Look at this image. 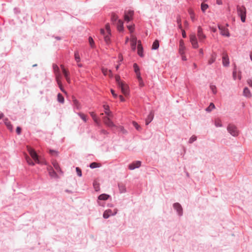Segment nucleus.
Listing matches in <instances>:
<instances>
[{
    "label": "nucleus",
    "instance_id": "nucleus-1",
    "mask_svg": "<svg viewBox=\"0 0 252 252\" xmlns=\"http://www.w3.org/2000/svg\"><path fill=\"white\" fill-rule=\"evenodd\" d=\"M246 8L245 6L239 5L237 6V14L240 17L241 20L243 23L245 22L246 21Z\"/></svg>",
    "mask_w": 252,
    "mask_h": 252
},
{
    "label": "nucleus",
    "instance_id": "nucleus-2",
    "mask_svg": "<svg viewBox=\"0 0 252 252\" xmlns=\"http://www.w3.org/2000/svg\"><path fill=\"white\" fill-rule=\"evenodd\" d=\"M27 148L28 151L29 152L31 157L34 160V162L37 163H39L40 161L38 158V156L37 155L34 150L30 146H27Z\"/></svg>",
    "mask_w": 252,
    "mask_h": 252
},
{
    "label": "nucleus",
    "instance_id": "nucleus-3",
    "mask_svg": "<svg viewBox=\"0 0 252 252\" xmlns=\"http://www.w3.org/2000/svg\"><path fill=\"white\" fill-rule=\"evenodd\" d=\"M228 131L233 136H237L239 134V132L237 127L232 125H229L227 126Z\"/></svg>",
    "mask_w": 252,
    "mask_h": 252
},
{
    "label": "nucleus",
    "instance_id": "nucleus-4",
    "mask_svg": "<svg viewBox=\"0 0 252 252\" xmlns=\"http://www.w3.org/2000/svg\"><path fill=\"white\" fill-rule=\"evenodd\" d=\"M113 118V117L105 116L102 118L103 122L104 124L107 126H109L110 127L115 126V124L111 120V118Z\"/></svg>",
    "mask_w": 252,
    "mask_h": 252
},
{
    "label": "nucleus",
    "instance_id": "nucleus-5",
    "mask_svg": "<svg viewBox=\"0 0 252 252\" xmlns=\"http://www.w3.org/2000/svg\"><path fill=\"white\" fill-rule=\"evenodd\" d=\"M118 87L121 89L122 93L125 95L128 94V87L127 85L123 82L122 83H119V85H118Z\"/></svg>",
    "mask_w": 252,
    "mask_h": 252
},
{
    "label": "nucleus",
    "instance_id": "nucleus-6",
    "mask_svg": "<svg viewBox=\"0 0 252 252\" xmlns=\"http://www.w3.org/2000/svg\"><path fill=\"white\" fill-rule=\"evenodd\" d=\"M189 39L193 48H197L198 47V44L196 35L194 33H191L189 35Z\"/></svg>",
    "mask_w": 252,
    "mask_h": 252
},
{
    "label": "nucleus",
    "instance_id": "nucleus-7",
    "mask_svg": "<svg viewBox=\"0 0 252 252\" xmlns=\"http://www.w3.org/2000/svg\"><path fill=\"white\" fill-rule=\"evenodd\" d=\"M219 29L220 30V33L222 35L225 36L226 37L230 36L229 31L227 28L222 26H219Z\"/></svg>",
    "mask_w": 252,
    "mask_h": 252
},
{
    "label": "nucleus",
    "instance_id": "nucleus-8",
    "mask_svg": "<svg viewBox=\"0 0 252 252\" xmlns=\"http://www.w3.org/2000/svg\"><path fill=\"white\" fill-rule=\"evenodd\" d=\"M133 15V11L132 10H128L125 11L124 15V19L126 22H129L132 19Z\"/></svg>",
    "mask_w": 252,
    "mask_h": 252
},
{
    "label": "nucleus",
    "instance_id": "nucleus-9",
    "mask_svg": "<svg viewBox=\"0 0 252 252\" xmlns=\"http://www.w3.org/2000/svg\"><path fill=\"white\" fill-rule=\"evenodd\" d=\"M197 36L201 42H202L206 37V35L203 33L202 29L200 26L197 28Z\"/></svg>",
    "mask_w": 252,
    "mask_h": 252
},
{
    "label": "nucleus",
    "instance_id": "nucleus-10",
    "mask_svg": "<svg viewBox=\"0 0 252 252\" xmlns=\"http://www.w3.org/2000/svg\"><path fill=\"white\" fill-rule=\"evenodd\" d=\"M117 213V210L115 209L114 212L110 209L106 210L103 213V218L105 219L108 218L111 216L115 215Z\"/></svg>",
    "mask_w": 252,
    "mask_h": 252
},
{
    "label": "nucleus",
    "instance_id": "nucleus-11",
    "mask_svg": "<svg viewBox=\"0 0 252 252\" xmlns=\"http://www.w3.org/2000/svg\"><path fill=\"white\" fill-rule=\"evenodd\" d=\"M61 69L62 70V72L66 79V80L68 83H70V79L69 77V71L66 69L64 67V66L63 65H61Z\"/></svg>",
    "mask_w": 252,
    "mask_h": 252
},
{
    "label": "nucleus",
    "instance_id": "nucleus-12",
    "mask_svg": "<svg viewBox=\"0 0 252 252\" xmlns=\"http://www.w3.org/2000/svg\"><path fill=\"white\" fill-rule=\"evenodd\" d=\"M131 47L133 51L136 49V46L137 44V38L135 36L131 35L130 37Z\"/></svg>",
    "mask_w": 252,
    "mask_h": 252
},
{
    "label": "nucleus",
    "instance_id": "nucleus-13",
    "mask_svg": "<svg viewBox=\"0 0 252 252\" xmlns=\"http://www.w3.org/2000/svg\"><path fill=\"white\" fill-rule=\"evenodd\" d=\"M141 165V161H136L128 165V168L130 170H133L136 168H138Z\"/></svg>",
    "mask_w": 252,
    "mask_h": 252
},
{
    "label": "nucleus",
    "instance_id": "nucleus-14",
    "mask_svg": "<svg viewBox=\"0 0 252 252\" xmlns=\"http://www.w3.org/2000/svg\"><path fill=\"white\" fill-rule=\"evenodd\" d=\"M222 64L224 66H228L229 64V60L228 55L225 53L222 55Z\"/></svg>",
    "mask_w": 252,
    "mask_h": 252
},
{
    "label": "nucleus",
    "instance_id": "nucleus-15",
    "mask_svg": "<svg viewBox=\"0 0 252 252\" xmlns=\"http://www.w3.org/2000/svg\"><path fill=\"white\" fill-rule=\"evenodd\" d=\"M103 108L105 110L104 113L107 116L113 117L112 112L109 110V106L108 105H104Z\"/></svg>",
    "mask_w": 252,
    "mask_h": 252
},
{
    "label": "nucleus",
    "instance_id": "nucleus-16",
    "mask_svg": "<svg viewBox=\"0 0 252 252\" xmlns=\"http://www.w3.org/2000/svg\"><path fill=\"white\" fill-rule=\"evenodd\" d=\"M101 71L104 74V75L106 76L108 75L110 77H112L113 74L112 73L111 70H108L107 68H105L104 67L101 68Z\"/></svg>",
    "mask_w": 252,
    "mask_h": 252
},
{
    "label": "nucleus",
    "instance_id": "nucleus-17",
    "mask_svg": "<svg viewBox=\"0 0 252 252\" xmlns=\"http://www.w3.org/2000/svg\"><path fill=\"white\" fill-rule=\"evenodd\" d=\"M173 207L174 209L176 210L179 215H182V208L180 204H179L178 203H176L174 204Z\"/></svg>",
    "mask_w": 252,
    "mask_h": 252
},
{
    "label": "nucleus",
    "instance_id": "nucleus-18",
    "mask_svg": "<svg viewBox=\"0 0 252 252\" xmlns=\"http://www.w3.org/2000/svg\"><path fill=\"white\" fill-rule=\"evenodd\" d=\"M53 69L54 70V72L55 74L56 79H57V77H58V75H60L59 78H61L62 76L60 72L59 68L56 64L53 65Z\"/></svg>",
    "mask_w": 252,
    "mask_h": 252
},
{
    "label": "nucleus",
    "instance_id": "nucleus-19",
    "mask_svg": "<svg viewBox=\"0 0 252 252\" xmlns=\"http://www.w3.org/2000/svg\"><path fill=\"white\" fill-rule=\"evenodd\" d=\"M138 51L137 53L140 57H143V48L141 45V41H138L137 45Z\"/></svg>",
    "mask_w": 252,
    "mask_h": 252
},
{
    "label": "nucleus",
    "instance_id": "nucleus-20",
    "mask_svg": "<svg viewBox=\"0 0 252 252\" xmlns=\"http://www.w3.org/2000/svg\"><path fill=\"white\" fill-rule=\"evenodd\" d=\"M133 68L134 69V71L136 74L137 78L140 79V69L138 66V65L135 63L133 64Z\"/></svg>",
    "mask_w": 252,
    "mask_h": 252
},
{
    "label": "nucleus",
    "instance_id": "nucleus-21",
    "mask_svg": "<svg viewBox=\"0 0 252 252\" xmlns=\"http://www.w3.org/2000/svg\"><path fill=\"white\" fill-rule=\"evenodd\" d=\"M154 114L153 111H151L146 120V125H148L153 119Z\"/></svg>",
    "mask_w": 252,
    "mask_h": 252
},
{
    "label": "nucleus",
    "instance_id": "nucleus-22",
    "mask_svg": "<svg viewBox=\"0 0 252 252\" xmlns=\"http://www.w3.org/2000/svg\"><path fill=\"white\" fill-rule=\"evenodd\" d=\"M117 29L120 32H123L124 31V23L121 20H119L117 23Z\"/></svg>",
    "mask_w": 252,
    "mask_h": 252
},
{
    "label": "nucleus",
    "instance_id": "nucleus-23",
    "mask_svg": "<svg viewBox=\"0 0 252 252\" xmlns=\"http://www.w3.org/2000/svg\"><path fill=\"white\" fill-rule=\"evenodd\" d=\"M59 77H60V75H58V77H57V79H56V81L57 82V83L59 85V87L60 88V89H61V90L64 94H66L67 93L63 89V86H62V82H61V78H59Z\"/></svg>",
    "mask_w": 252,
    "mask_h": 252
},
{
    "label": "nucleus",
    "instance_id": "nucleus-24",
    "mask_svg": "<svg viewBox=\"0 0 252 252\" xmlns=\"http://www.w3.org/2000/svg\"><path fill=\"white\" fill-rule=\"evenodd\" d=\"M185 49V46L184 45V42L183 40L180 41V46H179V52L180 54H183Z\"/></svg>",
    "mask_w": 252,
    "mask_h": 252
},
{
    "label": "nucleus",
    "instance_id": "nucleus-25",
    "mask_svg": "<svg viewBox=\"0 0 252 252\" xmlns=\"http://www.w3.org/2000/svg\"><path fill=\"white\" fill-rule=\"evenodd\" d=\"M243 94L247 97H251L252 94L250 90L248 88H245L243 91Z\"/></svg>",
    "mask_w": 252,
    "mask_h": 252
},
{
    "label": "nucleus",
    "instance_id": "nucleus-26",
    "mask_svg": "<svg viewBox=\"0 0 252 252\" xmlns=\"http://www.w3.org/2000/svg\"><path fill=\"white\" fill-rule=\"evenodd\" d=\"M216 59V54L214 53L211 56L210 59L208 60V63L209 64H211L215 62Z\"/></svg>",
    "mask_w": 252,
    "mask_h": 252
},
{
    "label": "nucleus",
    "instance_id": "nucleus-27",
    "mask_svg": "<svg viewBox=\"0 0 252 252\" xmlns=\"http://www.w3.org/2000/svg\"><path fill=\"white\" fill-rule=\"evenodd\" d=\"M4 124L10 130L12 131L13 127L10 121H8L7 119H5L4 120Z\"/></svg>",
    "mask_w": 252,
    "mask_h": 252
},
{
    "label": "nucleus",
    "instance_id": "nucleus-28",
    "mask_svg": "<svg viewBox=\"0 0 252 252\" xmlns=\"http://www.w3.org/2000/svg\"><path fill=\"white\" fill-rule=\"evenodd\" d=\"M118 19V16L115 13H112L111 15V20L112 22H116Z\"/></svg>",
    "mask_w": 252,
    "mask_h": 252
},
{
    "label": "nucleus",
    "instance_id": "nucleus-29",
    "mask_svg": "<svg viewBox=\"0 0 252 252\" xmlns=\"http://www.w3.org/2000/svg\"><path fill=\"white\" fill-rule=\"evenodd\" d=\"M189 14L190 15V18L192 21H194L195 20V16L194 12L192 10L189 9Z\"/></svg>",
    "mask_w": 252,
    "mask_h": 252
},
{
    "label": "nucleus",
    "instance_id": "nucleus-30",
    "mask_svg": "<svg viewBox=\"0 0 252 252\" xmlns=\"http://www.w3.org/2000/svg\"><path fill=\"white\" fill-rule=\"evenodd\" d=\"M100 166H101V164L100 163H97V162H94L91 163L90 165V167L91 168H96V167H99Z\"/></svg>",
    "mask_w": 252,
    "mask_h": 252
},
{
    "label": "nucleus",
    "instance_id": "nucleus-31",
    "mask_svg": "<svg viewBox=\"0 0 252 252\" xmlns=\"http://www.w3.org/2000/svg\"><path fill=\"white\" fill-rule=\"evenodd\" d=\"M109 196L107 194H102L98 196V199L99 200H106L108 198Z\"/></svg>",
    "mask_w": 252,
    "mask_h": 252
},
{
    "label": "nucleus",
    "instance_id": "nucleus-32",
    "mask_svg": "<svg viewBox=\"0 0 252 252\" xmlns=\"http://www.w3.org/2000/svg\"><path fill=\"white\" fill-rule=\"evenodd\" d=\"M159 47V42L158 40H155L152 45V49L154 50H156L158 49Z\"/></svg>",
    "mask_w": 252,
    "mask_h": 252
},
{
    "label": "nucleus",
    "instance_id": "nucleus-33",
    "mask_svg": "<svg viewBox=\"0 0 252 252\" xmlns=\"http://www.w3.org/2000/svg\"><path fill=\"white\" fill-rule=\"evenodd\" d=\"M26 160L29 165L32 166L34 165V162H33L31 158L28 156H26Z\"/></svg>",
    "mask_w": 252,
    "mask_h": 252
},
{
    "label": "nucleus",
    "instance_id": "nucleus-34",
    "mask_svg": "<svg viewBox=\"0 0 252 252\" xmlns=\"http://www.w3.org/2000/svg\"><path fill=\"white\" fill-rule=\"evenodd\" d=\"M78 115L84 122H87V116L86 115L82 113H78Z\"/></svg>",
    "mask_w": 252,
    "mask_h": 252
},
{
    "label": "nucleus",
    "instance_id": "nucleus-35",
    "mask_svg": "<svg viewBox=\"0 0 252 252\" xmlns=\"http://www.w3.org/2000/svg\"><path fill=\"white\" fill-rule=\"evenodd\" d=\"M119 188L121 193L125 192L126 191V187L123 185H119Z\"/></svg>",
    "mask_w": 252,
    "mask_h": 252
},
{
    "label": "nucleus",
    "instance_id": "nucleus-36",
    "mask_svg": "<svg viewBox=\"0 0 252 252\" xmlns=\"http://www.w3.org/2000/svg\"><path fill=\"white\" fill-rule=\"evenodd\" d=\"M74 58H75V61L77 63H79L80 61V56H79V52L78 51L75 52V53H74Z\"/></svg>",
    "mask_w": 252,
    "mask_h": 252
},
{
    "label": "nucleus",
    "instance_id": "nucleus-37",
    "mask_svg": "<svg viewBox=\"0 0 252 252\" xmlns=\"http://www.w3.org/2000/svg\"><path fill=\"white\" fill-rule=\"evenodd\" d=\"M215 108V105L213 103H211L209 106L206 108V110L208 112L211 111Z\"/></svg>",
    "mask_w": 252,
    "mask_h": 252
},
{
    "label": "nucleus",
    "instance_id": "nucleus-38",
    "mask_svg": "<svg viewBox=\"0 0 252 252\" xmlns=\"http://www.w3.org/2000/svg\"><path fill=\"white\" fill-rule=\"evenodd\" d=\"M58 100L62 103L64 102V97L61 94H58Z\"/></svg>",
    "mask_w": 252,
    "mask_h": 252
},
{
    "label": "nucleus",
    "instance_id": "nucleus-39",
    "mask_svg": "<svg viewBox=\"0 0 252 252\" xmlns=\"http://www.w3.org/2000/svg\"><path fill=\"white\" fill-rule=\"evenodd\" d=\"M110 35L111 34H107L106 35H104V41L107 44H109L110 42Z\"/></svg>",
    "mask_w": 252,
    "mask_h": 252
},
{
    "label": "nucleus",
    "instance_id": "nucleus-40",
    "mask_svg": "<svg viewBox=\"0 0 252 252\" xmlns=\"http://www.w3.org/2000/svg\"><path fill=\"white\" fill-rule=\"evenodd\" d=\"M49 173L50 175L52 177L56 176V173L52 168L49 169Z\"/></svg>",
    "mask_w": 252,
    "mask_h": 252
},
{
    "label": "nucleus",
    "instance_id": "nucleus-41",
    "mask_svg": "<svg viewBox=\"0 0 252 252\" xmlns=\"http://www.w3.org/2000/svg\"><path fill=\"white\" fill-rule=\"evenodd\" d=\"M215 126L217 127H221L222 126L221 122L220 120L217 119L215 121Z\"/></svg>",
    "mask_w": 252,
    "mask_h": 252
},
{
    "label": "nucleus",
    "instance_id": "nucleus-42",
    "mask_svg": "<svg viewBox=\"0 0 252 252\" xmlns=\"http://www.w3.org/2000/svg\"><path fill=\"white\" fill-rule=\"evenodd\" d=\"M208 8V4H206V3H201V10L202 11L204 12L205 11V10Z\"/></svg>",
    "mask_w": 252,
    "mask_h": 252
},
{
    "label": "nucleus",
    "instance_id": "nucleus-43",
    "mask_svg": "<svg viewBox=\"0 0 252 252\" xmlns=\"http://www.w3.org/2000/svg\"><path fill=\"white\" fill-rule=\"evenodd\" d=\"M90 115L91 116H92V117L93 118V120H94V121L97 123L98 122V120H97V117H96V114H95L94 112H91L90 113Z\"/></svg>",
    "mask_w": 252,
    "mask_h": 252
},
{
    "label": "nucleus",
    "instance_id": "nucleus-44",
    "mask_svg": "<svg viewBox=\"0 0 252 252\" xmlns=\"http://www.w3.org/2000/svg\"><path fill=\"white\" fill-rule=\"evenodd\" d=\"M105 29H106V33L107 34H111V29H110V25L109 23H107L105 25Z\"/></svg>",
    "mask_w": 252,
    "mask_h": 252
},
{
    "label": "nucleus",
    "instance_id": "nucleus-45",
    "mask_svg": "<svg viewBox=\"0 0 252 252\" xmlns=\"http://www.w3.org/2000/svg\"><path fill=\"white\" fill-rule=\"evenodd\" d=\"M73 102L74 105L78 108L79 109L80 108V104L78 102V101L75 99L74 97H73Z\"/></svg>",
    "mask_w": 252,
    "mask_h": 252
},
{
    "label": "nucleus",
    "instance_id": "nucleus-46",
    "mask_svg": "<svg viewBox=\"0 0 252 252\" xmlns=\"http://www.w3.org/2000/svg\"><path fill=\"white\" fill-rule=\"evenodd\" d=\"M53 165L54 167L57 170H60V166L59 164L56 161H54L53 162Z\"/></svg>",
    "mask_w": 252,
    "mask_h": 252
},
{
    "label": "nucleus",
    "instance_id": "nucleus-47",
    "mask_svg": "<svg viewBox=\"0 0 252 252\" xmlns=\"http://www.w3.org/2000/svg\"><path fill=\"white\" fill-rule=\"evenodd\" d=\"M115 79L117 84V85H119V83H122L123 81L121 80L120 77L119 75L115 76Z\"/></svg>",
    "mask_w": 252,
    "mask_h": 252
},
{
    "label": "nucleus",
    "instance_id": "nucleus-48",
    "mask_svg": "<svg viewBox=\"0 0 252 252\" xmlns=\"http://www.w3.org/2000/svg\"><path fill=\"white\" fill-rule=\"evenodd\" d=\"M210 89L212 90L213 94H216L217 93V88L214 85H211L210 86Z\"/></svg>",
    "mask_w": 252,
    "mask_h": 252
},
{
    "label": "nucleus",
    "instance_id": "nucleus-49",
    "mask_svg": "<svg viewBox=\"0 0 252 252\" xmlns=\"http://www.w3.org/2000/svg\"><path fill=\"white\" fill-rule=\"evenodd\" d=\"M132 124H133V126L135 127V128L138 130H139L140 129V126L139 125H138V124L135 122H132Z\"/></svg>",
    "mask_w": 252,
    "mask_h": 252
},
{
    "label": "nucleus",
    "instance_id": "nucleus-50",
    "mask_svg": "<svg viewBox=\"0 0 252 252\" xmlns=\"http://www.w3.org/2000/svg\"><path fill=\"white\" fill-rule=\"evenodd\" d=\"M89 43H90V44L91 46L92 47H94V40H93V39L92 38V37H89Z\"/></svg>",
    "mask_w": 252,
    "mask_h": 252
},
{
    "label": "nucleus",
    "instance_id": "nucleus-51",
    "mask_svg": "<svg viewBox=\"0 0 252 252\" xmlns=\"http://www.w3.org/2000/svg\"><path fill=\"white\" fill-rule=\"evenodd\" d=\"M197 139V137L195 135H192L190 138L189 139V142L191 143H192L193 142L195 141Z\"/></svg>",
    "mask_w": 252,
    "mask_h": 252
},
{
    "label": "nucleus",
    "instance_id": "nucleus-52",
    "mask_svg": "<svg viewBox=\"0 0 252 252\" xmlns=\"http://www.w3.org/2000/svg\"><path fill=\"white\" fill-rule=\"evenodd\" d=\"M127 28L130 32H133L134 30V25L127 26Z\"/></svg>",
    "mask_w": 252,
    "mask_h": 252
},
{
    "label": "nucleus",
    "instance_id": "nucleus-53",
    "mask_svg": "<svg viewBox=\"0 0 252 252\" xmlns=\"http://www.w3.org/2000/svg\"><path fill=\"white\" fill-rule=\"evenodd\" d=\"M76 172L77 173V175L79 177H81L82 176L81 170L79 167H76Z\"/></svg>",
    "mask_w": 252,
    "mask_h": 252
},
{
    "label": "nucleus",
    "instance_id": "nucleus-54",
    "mask_svg": "<svg viewBox=\"0 0 252 252\" xmlns=\"http://www.w3.org/2000/svg\"><path fill=\"white\" fill-rule=\"evenodd\" d=\"M94 187L96 191H98L99 190V185L97 183H94Z\"/></svg>",
    "mask_w": 252,
    "mask_h": 252
},
{
    "label": "nucleus",
    "instance_id": "nucleus-55",
    "mask_svg": "<svg viewBox=\"0 0 252 252\" xmlns=\"http://www.w3.org/2000/svg\"><path fill=\"white\" fill-rule=\"evenodd\" d=\"M138 81H139V85L141 86V87H143L144 86V83H143V82L142 81V79L141 78V77L140 76V79L139 78H137Z\"/></svg>",
    "mask_w": 252,
    "mask_h": 252
},
{
    "label": "nucleus",
    "instance_id": "nucleus-56",
    "mask_svg": "<svg viewBox=\"0 0 252 252\" xmlns=\"http://www.w3.org/2000/svg\"><path fill=\"white\" fill-rule=\"evenodd\" d=\"M49 153L53 156H56L57 155V152L54 150H50Z\"/></svg>",
    "mask_w": 252,
    "mask_h": 252
},
{
    "label": "nucleus",
    "instance_id": "nucleus-57",
    "mask_svg": "<svg viewBox=\"0 0 252 252\" xmlns=\"http://www.w3.org/2000/svg\"><path fill=\"white\" fill-rule=\"evenodd\" d=\"M16 132L18 134H20L21 132V128L19 127V126H18L17 128H16Z\"/></svg>",
    "mask_w": 252,
    "mask_h": 252
},
{
    "label": "nucleus",
    "instance_id": "nucleus-58",
    "mask_svg": "<svg viewBox=\"0 0 252 252\" xmlns=\"http://www.w3.org/2000/svg\"><path fill=\"white\" fill-rule=\"evenodd\" d=\"M100 33L101 34H102L104 36V35H107V33L106 32H105V31L104 29H100Z\"/></svg>",
    "mask_w": 252,
    "mask_h": 252
},
{
    "label": "nucleus",
    "instance_id": "nucleus-59",
    "mask_svg": "<svg viewBox=\"0 0 252 252\" xmlns=\"http://www.w3.org/2000/svg\"><path fill=\"white\" fill-rule=\"evenodd\" d=\"M247 83L251 87H252V80L248 79L247 80Z\"/></svg>",
    "mask_w": 252,
    "mask_h": 252
},
{
    "label": "nucleus",
    "instance_id": "nucleus-60",
    "mask_svg": "<svg viewBox=\"0 0 252 252\" xmlns=\"http://www.w3.org/2000/svg\"><path fill=\"white\" fill-rule=\"evenodd\" d=\"M111 92L114 97H117V95L115 94V91L113 89H111Z\"/></svg>",
    "mask_w": 252,
    "mask_h": 252
},
{
    "label": "nucleus",
    "instance_id": "nucleus-61",
    "mask_svg": "<svg viewBox=\"0 0 252 252\" xmlns=\"http://www.w3.org/2000/svg\"><path fill=\"white\" fill-rule=\"evenodd\" d=\"M237 72L236 71H234L233 72V77L234 79H236Z\"/></svg>",
    "mask_w": 252,
    "mask_h": 252
},
{
    "label": "nucleus",
    "instance_id": "nucleus-62",
    "mask_svg": "<svg viewBox=\"0 0 252 252\" xmlns=\"http://www.w3.org/2000/svg\"><path fill=\"white\" fill-rule=\"evenodd\" d=\"M119 98L121 101L124 102L125 101V98H124V97L122 95H119Z\"/></svg>",
    "mask_w": 252,
    "mask_h": 252
},
{
    "label": "nucleus",
    "instance_id": "nucleus-63",
    "mask_svg": "<svg viewBox=\"0 0 252 252\" xmlns=\"http://www.w3.org/2000/svg\"><path fill=\"white\" fill-rule=\"evenodd\" d=\"M182 36L184 38H185L186 37V32L183 30H182Z\"/></svg>",
    "mask_w": 252,
    "mask_h": 252
},
{
    "label": "nucleus",
    "instance_id": "nucleus-64",
    "mask_svg": "<svg viewBox=\"0 0 252 252\" xmlns=\"http://www.w3.org/2000/svg\"><path fill=\"white\" fill-rule=\"evenodd\" d=\"M178 23L179 24V27L180 29L182 28V25H181V19H179L178 20Z\"/></svg>",
    "mask_w": 252,
    "mask_h": 252
}]
</instances>
